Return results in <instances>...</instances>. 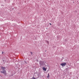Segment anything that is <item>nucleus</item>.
Listing matches in <instances>:
<instances>
[{"mask_svg": "<svg viewBox=\"0 0 79 79\" xmlns=\"http://www.w3.org/2000/svg\"><path fill=\"white\" fill-rule=\"evenodd\" d=\"M60 65L61 66H65V65H66V63H64L60 64Z\"/></svg>", "mask_w": 79, "mask_h": 79, "instance_id": "obj_1", "label": "nucleus"}, {"mask_svg": "<svg viewBox=\"0 0 79 79\" xmlns=\"http://www.w3.org/2000/svg\"><path fill=\"white\" fill-rule=\"evenodd\" d=\"M1 73H3L4 75H6V71L5 70H4L3 71H1Z\"/></svg>", "mask_w": 79, "mask_h": 79, "instance_id": "obj_2", "label": "nucleus"}, {"mask_svg": "<svg viewBox=\"0 0 79 79\" xmlns=\"http://www.w3.org/2000/svg\"><path fill=\"white\" fill-rule=\"evenodd\" d=\"M50 74H49V73H48V76L47 77V78H48V79H49V78H50V76L49 75Z\"/></svg>", "mask_w": 79, "mask_h": 79, "instance_id": "obj_3", "label": "nucleus"}, {"mask_svg": "<svg viewBox=\"0 0 79 79\" xmlns=\"http://www.w3.org/2000/svg\"><path fill=\"white\" fill-rule=\"evenodd\" d=\"M2 69L3 71H5V68L4 67H2Z\"/></svg>", "mask_w": 79, "mask_h": 79, "instance_id": "obj_4", "label": "nucleus"}, {"mask_svg": "<svg viewBox=\"0 0 79 79\" xmlns=\"http://www.w3.org/2000/svg\"><path fill=\"white\" fill-rule=\"evenodd\" d=\"M40 63L41 65H42V61H40Z\"/></svg>", "mask_w": 79, "mask_h": 79, "instance_id": "obj_5", "label": "nucleus"}, {"mask_svg": "<svg viewBox=\"0 0 79 79\" xmlns=\"http://www.w3.org/2000/svg\"><path fill=\"white\" fill-rule=\"evenodd\" d=\"M43 69L44 71H46V69H45V68H43Z\"/></svg>", "mask_w": 79, "mask_h": 79, "instance_id": "obj_6", "label": "nucleus"}, {"mask_svg": "<svg viewBox=\"0 0 79 79\" xmlns=\"http://www.w3.org/2000/svg\"><path fill=\"white\" fill-rule=\"evenodd\" d=\"M66 70L68 71V70H69V68L66 69Z\"/></svg>", "mask_w": 79, "mask_h": 79, "instance_id": "obj_7", "label": "nucleus"}, {"mask_svg": "<svg viewBox=\"0 0 79 79\" xmlns=\"http://www.w3.org/2000/svg\"><path fill=\"white\" fill-rule=\"evenodd\" d=\"M32 79H36V78H35L34 77H32Z\"/></svg>", "mask_w": 79, "mask_h": 79, "instance_id": "obj_8", "label": "nucleus"}, {"mask_svg": "<svg viewBox=\"0 0 79 79\" xmlns=\"http://www.w3.org/2000/svg\"><path fill=\"white\" fill-rule=\"evenodd\" d=\"M25 63L26 64H27V62H26V61H25Z\"/></svg>", "mask_w": 79, "mask_h": 79, "instance_id": "obj_9", "label": "nucleus"}, {"mask_svg": "<svg viewBox=\"0 0 79 79\" xmlns=\"http://www.w3.org/2000/svg\"><path fill=\"white\" fill-rule=\"evenodd\" d=\"M49 24H50L51 25H52V24H51V23H50Z\"/></svg>", "mask_w": 79, "mask_h": 79, "instance_id": "obj_10", "label": "nucleus"}, {"mask_svg": "<svg viewBox=\"0 0 79 79\" xmlns=\"http://www.w3.org/2000/svg\"><path fill=\"white\" fill-rule=\"evenodd\" d=\"M2 54H3V52H2Z\"/></svg>", "mask_w": 79, "mask_h": 79, "instance_id": "obj_11", "label": "nucleus"}, {"mask_svg": "<svg viewBox=\"0 0 79 79\" xmlns=\"http://www.w3.org/2000/svg\"><path fill=\"white\" fill-rule=\"evenodd\" d=\"M47 43H48V42H47Z\"/></svg>", "mask_w": 79, "mask_h": 79, "instance_id": "obj_12", "label": "nucleus"}]
</instances>
